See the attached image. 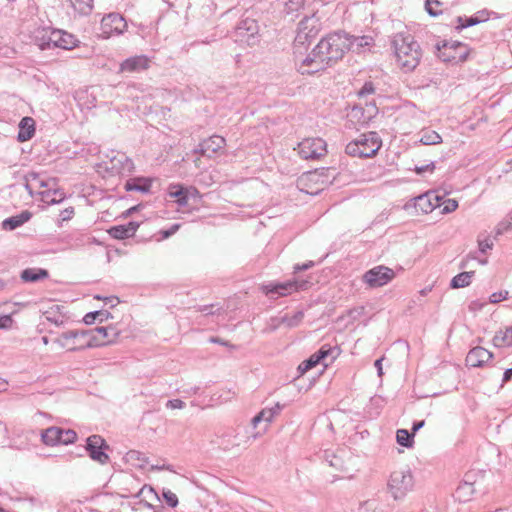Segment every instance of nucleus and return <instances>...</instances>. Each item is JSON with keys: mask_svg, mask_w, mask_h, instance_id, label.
Segmentation results:
<instances>
[{"mask_svg": "<svg viewBox=\"0 0 512 512\" xmlns=\"http://www.w3.org/2000/svg\"><path fill=\"white\" fill-rule=\"evenodd\" d=\"M348 49V38L335 32L322 38L305 57L295 55L294 65L300 74L313 75L334 66Z\"/></svg>", "mask_w": 512, "mask_h": 512, "instance_id": "obj_1", "label": "nucleus"}, {"mask_svg": "<svg viewBox=\"0 0 512 512\" xmlns=\"http://www.w3.org/2000/svg\"><path fill=\"white\" fill-rule=\"evenodd\" d=\"M397 66L403 73L413 72L420 64L423 52L420 44L409 33L399 32L392 39Z\"/></svg>", "mask_w": 512, "mask_h": 512, "instance_id": "obj_2", "label": "nucleus"}, {"mask_svg": "<svg viewBox=\"0 0 512 512\" xmlns=\"http://www.w3.org/2000/svg\"><path fill=\"white\" fill-rule=\"evenodd\" d=\"M382 141L377 132L362 134L346 145L345 152L353 157L370 158L377 154Z\"/></svg>", "mask_w": 512, "mask_h": 512, "instance_id": "obj_3", "label": "nucleus"}, {"mask_svg": "<svg viewBox=\"0 0 512 512\" xmlns=\"http://www.w3.org/2000/svg\"><path fill=\"white\" fill-rule=\"evenodd\" d=\"M86 333H88L86 341L68 348V351H77L86 348L109 345L114 343L120 335V331L114 326L96 327L91 330H86Z\"/></svg>", "mask_w": 512, "mask_h": 512, "instance_id": "obj_4", "label": "nucleus"}, {"mask_svg": "<svg viewBox=\"0 0 512 512\" xmlns=\"http://www.w3.org/2000/svg\"><path fill=\"white\" fill-rule=\"evenodd\" d=\"M435 47L442 61L454 64L465 62L470 53L468 45L456 40L439 41Z\"/></svg>", "mask_w": 512, "mask_h": 512, "instance_id": "obj_5", "label": "nucleus"}, {"mask_svg": "<svg viewBox=\"0 0 512 512\" xmlns=\"http://www.w3.org/2000/svg\"><path fill=\"white\" fill-rule=\"evenodd\" d=\"M309 281L292 279L285 282H270L261 286V291L270 299L276 300L279 297L291 295L294 292L306 290Z\"/></svg>", "mask_w": 512, "mask_h": 512, "instance_id": "obj_6", "label": "nucleus"}, {"mask_svg": "<svg viewBox=\"0 0 512 512\" xmlns=\"http://www.w3.org/2000/svg\"><path fill=\"white\" fill-rule=\"evenodd\" d=\"M234 41L241 45L254 46L259 42V25L255 19L243 18L234 29Z\"/></svg>", "mask_w": 512, "mask_h": 512, "instance_id": "obj_7", "label": "nucleus"}, {"mask_svg": "<svg viewBox=\"0 0 512 512\" xmlns=\"http://www.w3.org/2000/svg\"><path fill=\"white\" fill-rule=\"evenodd\" d=\"M321 30L320 19L313 13L305 16L298 24L297 35L294 40V47L309 44Z\"/></svg>", "mask_w": 512, "mask_h": 512, "instance_id": "obj_8", "label": "nucleus"}, {"mask_svg": "<svg viewBox=\"0 0 512 512\" xmlns=\"http://www.w3.org/2000/svg\"><path fill=\"white\" fill-rule=\"evenodd\" d=\"M413 485V475L409 469L392 472L388 481V488L395 500L403 498Z\"/></svg>", "mask_w": 512, "mask_h": 512, "instance_id": "obj_9", "label": "nucleus"}, {"mask_svg": "<svg viewBox=\"0 0 512 512\" xmlns=\"http://www.w3.org/2000/svg\"><path fill=\"white\" fill-rule=\"evenodd\" d=\"M78 39L71 33L63 30L53 29L49 31L48 42L39 43L41 50L51 48H61L65 50H71L78 46Z\"/></svg>", "mask_w": 512, "mask_h": 512, "instance_id": "obj_10", "label": "nucleus"}, {"mask_svg": "<svg viewBox=\"0 0 512 512\" xmlns=\"http://www.w3.org/2000/svg\"><path fill=\"white\" fill-rule=\"evenodd\" d=\"M298 154L306 160H319L327 154V144L322 138H306L298 144Z\"/></svg>", "mask_w": 512, "mask_h": 512, "instance_id": "obj_11", "label": "nucleus"}, {"mask_svg": "<svg viewBox=\"0 0 512 512\" xmlns=\"http://www.w3.org/2000/svg\"><path fill=\"white\" fill-rule=\"evenodd\" d=\"M395 277L396 273L393 269L384 265H378L364 273L363 282L370 288H379L387 285Z\"/></svg>", "mask_w": 512, "mask_h": 512, "instance_id": "obj_12", "label": "nucleus"}, {"mask_svg": "<svg viewBox=\"0 0 512 512\" xmlns=\"http://www.w3.org/2000/svg\"><path fill=\"white\" fill-rule=\"evenodd\" d=\"M84 448L93 461L102 465L109 462L110 458L106 451L109 450L110 447L102 436L98 434L89 436L86 439V445Z\"/></svg>", "mask_w": 512, "mask_h": 512, "instance_id": "obj_13", "label": "nucleus"}, {"mask_svg": "<svg viewBox=\"0 0 512 512\" xmlns=\"http://www.w3.org/2000/svg\"><path fill=\"white\" fill-rule=\"evenodd\" d=\"M127 29V22L119 13H110L101 20V31L106 38L121 35Z\"/></svg>", "mask_w": 512, "mask_h": 512, "instance_id": "obj_14", "label": "nucleus"}, {"mask_svg": "<svg viewBox=\"0 0 512 512\" xmlns=\"http://www.w3.org/2000/svg\"><path fill=\"white\" fill-rule=\"evenodd\" d=\"M378 113V108L373 102L366 103L365 106L356 105L349 113L351 121L361 126L367 125Z\"/></svg>", "mask_w": 512, "mask_h": 512, "instance_id": "obj_15", "label": "nucleus"}, {"mask_svg": "<svg viewBox=\"0 0 512 512\" xmlns=\"http://www.w3.org/2000/svg\"><path fill=\"white\" fill-rule=\"evenodd\" d=\"M150 67V59L145 55H136L129 57L121 62L119 72L121 73H140Z\"/></svg>", "mask_w": 512, "mask_h": 512, "instance_id": "obj_16", "label": "nucleus"}, {"mask_svg": "<svg viewBox=\"0 0 512 512\" xmlns=\"http://www.w3.org/2000/svg\"><path fill=\"white\" fill-rule=\"evenodd\" d=\"M111 170L122 176H129L135 171V165L125 153L118 152L110 158Z\"/></svg>", "mask_w": 512, "mask_h": 512, "instance_id": "obj_17", "label": "nucleus"}, {"mask_svg": "<svg viewBox=\"0 0 512 512\" xmlns=\"http://www.w3.org/2000/svg\"><path fill=\"white\" fill-rule=\"evenodd\" d=\"M493 358V353L489 350L476 346L472 348L465 359L466 366L471 368L483 367Z\"/></svg>", "mask_w": 512, "mask_h": 512, "instance_id": "obj_18", "label": "nucleus"}, {"mask_svg": "<svg viewBox=\"0 0 512 512\" xmlns=\"http://www.w3.org/2000/svg\"><path fill=\"white\" fill-rule=\"evenodd\" d=\"M225 139L218 135H213L202 142H200L197 147L193 150L194 153L200 154L202 156H211L212 154L218 152L225 146Z\"/></svg>", "mask_w": 512, "mask_h": 512, "instance_id": "obj_19", "label": "nucleus"}, {"mask_svg": "<svg viewBox=\"0 0 512 512\" xmlns=\"http://www.w3.org/2000/svg\"><path fill=\"white\" fill-rule=\"evenodd\" d=\"M442 198L433 193H425L415 198V207L421 210L423 213L428 214L435 208L441 206Z\"/></svg>", "mask_w": 512, "mask_h": 512, "instance_id": "obj_20", "label": "nucleus"}, {"mask_svg": "<svg viewBox=\"0 0 512 512\" xmlns=\"http://www.w3.org/2000/svg\"><path fill=\"white\" fill-rule=\"evenodd\" d=\"M139 226L138 222L130 221L127 224L112 226L107 232L114 239L124 240L134 236Z\"/></svg>", "mask_w": 512, "mask_h": 512, "instance_id": "obj_21", "label": "nucleus"}, {"mask_svg": "<svg viewBox=\"0 0 512 512\" xmlns=\"http://www.w3.org/2000/svg\"><path fill=\"white\" fill-rule=\"evenodd\" d=\"M153 179L149 177H134L128 179L124 184L125 191H137L143 194L150 192Z\"/></svg>", "mask_w": 512, "mask_h": 512, "instance_id": "obj_22", "label": "nucleus"}, {"mask_svg": "<svg viewBox=\"0 0 512 512\" xmlns=\"http://www.w3.org/2000/svg\"><path fill=\"white\" fill-rule=\"evenodd\" d=\"M55 186L56 181L54 180V184L51 183L50 187H47L46 190L38 193L41 196V201L48 205H54L62 202L65 199V193L63 190L55 188Z\"/></svg>", "mask_w": 512, "mask_h": 512, "instance_id": "obj_23", "label": "nucleus"}, {"mask_svg": "<svg viewBox=\"0 0 512 512\" xmlns=\"http://www.w3.org/2000/svg\"><path fill=\"white\" fill-rule=\"evenodd\" d=\"M88 335V333H86V330H82V331H79V330H70V331H67V332H63L56 340L55 342L63 347V348H70L71 346H68V341L69 340H73L74 341V345H79L81 344L82 342H80V340L84 339L86 341V336Z\"/></svg>", "mask_w": 512, "mask_h": 512, "instance_id": "obj_24", "label": "nucleus"}, {"mask_svg": "<svg viewBox=\"0 0 512 512\" xmlns=\"http://www.w3.org/2000/svg\"><path fill=\"white\" fill-rule=\"evenodd\" d=\"M35 134V121L31 117H24L19 123V131L17 140L19 142H26L30 140Z\"/></svg>", "mask_w": 512, "mask_h": 512, "instance_id": "obj_25", "label": "nucleus"}, {"mask_svg": "<svg viewBox=\"0 0 512 512\" xmlns=\"http://www.w3.org/2000/svg\"><path fill=\"white\" fill-rule=\"evenodd\" d=\"M190 190L181 184H170L168 187V196L176 198V203L180 207H184L188 204Z\"/></svg>", "mask_w": 512, "mask_h": 512, "instance_id": "obj_26", "label": "nucleus"}, {"mask_svg": "<svg viewBox=\"0 0 512 512\" xmlns=\"http://www.w3.org/2000/svg\"><path fill=\"white\" fill-rule=\"evenodd\" d=\"M331 170V168L322 167L314 171H310L307 173L306 179L315 183H321L324 187L332 182L330 177L334 179V175H330Z\"/></svg>", "mask_w": 512, "mask_h": 512, "instance_id": "obj_27", "label": "nucleus"}, {"mask_svg": "<svg viewBox=\"0 0 512 512\" xmlns=\"http://www.w3.org/2000/svg\"><path fill=\"white\" fill-rule=\"evenodd\" d=\"M32 217L31 212L28 210L22 211L20 214L11 216L7 219H5L2 222V227L5 230H14L20 226H22L24 223H26L30 218Z\"/></svg>", "mask_w": 512, "mask_h": 512, "instance_id": "obj_28", "label": "nucleus"}, {"mask_svg": "<svg viewBox=\"0 0 512 512\" xmlns=\"http://www.w3.org/2000/svg\"><path fill=\"white\" fill-rule=\"evenodd\" d=\"M62 428L52 426L41 432V440L47 446L59 445L61 442Z\"/></svg>", "mask_w": 512, "mask_h": 512, "instance_id": "obj_29", "label": "nucleus"}, {"mask_svg": "<svg viewBox=\"0 0 512 512\" xmlns=\"http://www.w3.org/2000/svg\"><path fill=\"white\" fill-rule=\"evenodd\" d=\"M466 478H469V475H466ZM475 492L474 483L470 482L468 479L464 480L459 484L455 491V497L460 502L469 501Z\"/></svg>", "mask_w": 512, "mask_h": 512, "instance_id": "obj_30", "label": "nucleus"}, {"mask_svg": "<svg viewBox=\"0 0 512 512\" xmlns=\"http://www.w3.org/2000/svg\"><path fill=\"white\" fill-rule=\"evenodd\" d=\"M49 277V273L43 268H27L21 272V279L24 282H37Z\"/></svg>", "mask_w": 512, "mask_h": 512, "instance_id": "obj_31", "label": "nucleus"}, {"mask_svg": "<svg viewBox=\"0 0 512 512\" xmlns=\"http://www.w3.org/2000/svg\"><path fill=\"white\" fill-rule=\"evenodd\" d=\"M63 308L64 307L60 305H53L46 310L43 315L48 322L53 323L56 326H61L66 320L65 315L61 312V309Z\"/></svg>", "mask_w": 512, "mask_h": 512, "instance_id": "obj_32", "label": "nucleus"}, {"mask_svg": "<svg viewBox=\"0 0 512 512\" xmlns=\"http://www.w3.org/2000/svg\"><path fill=\"white\" fill-rule=\"evenodd\" d=\"M493 344L496 347L512 346V327H507L504 331H498L493 337Z\"/></svg>", "mask_w": 512, "mask_h": 512, "instance_id": "obj_33", "label": "nucleus"}, {"mask_svg": "<svg viewBox=\"0 0 512 512\" xmlns=\"http://www.w3.org/2000/svg\"><path fill=\"white\" fill-rule=\"evenodd\" d=\"M474 271L461 272L454 276L450 282V287L453 289L464 288L470 285L474 276Z\"/></svg>", "mask_w": 512, "mask_h": 512, "instance_id": "obj_34", "label": "nucleus"}, {"mask_svg": "<svg viewBox=\"0 0 512 512\" xmlns=\"http://www.w3.org/2000/svg\"><path fill=\"white\" fill-rule=\"evenodd\" d=\"M112 318V314L109 311L106 310H97L87 313L83 321L87 325L93 324L96 320H98L100 323Z\"/></svg>", "mask_w": 512, "mask_h": 512, "instance_id": "obj_35", "label": "nucleus"}, {"mask_svg": "<svg viewBox=\"0 0 512 512\" xmlns=\"http://www.w3.org/2000/svg\"><path fill=\"white\" fill-rule=\"evenodd\" d=\"M456 23L457 24L455 26V31L459 33V32H461L465 28H468V27L480 24L481 20L478 19V17L474 14V15H472L470 17L458 16L456 18Z\"/></svg>", "mask_w": 512, "mask_h": 512, "instance_id": "obj_36", "label": "nucleus"}, {"mask_svg": "<svg viewBox=\"0 0 512 512\" xmlns=\"http://www.w3.org/2000/svg\"><path fill=\"white\" fill-rule=\"evenodd\" d=\"M420 142L424 145H435L442 142V137L434 130L423 129Z\"/></svg>", "mask_w": 512, "mask_h": 512, "instance_id": "obj_37", "label": "nucleus"}, {"mask_svg": "<svg viewBox=\"0 0 512 512\" xmlns=\"http://www.w3.org/2000/svg\"><path fill=\"white\" fill-rule=\"evenodd\" d=\"M396 440L399 445L411 448L414 444V434L406 429H399L396 432Z\"/></svg>", "mask_w": 512, "mask_h": 512, "instance_id": "obj_38", "label": "nucleus"}, {"mask_svg": "<svg viewBox=\"0 0 512 512\" xmlns=\"http://www.w3.org/2000/svg\"><path fill=\"white\" fill-rule=\"evenodd\" d=\"M75 11L82 15H88L93 8V0H68Z\"/></svg>", "mask_w": 512, "mask_h": 512, "instance_id": "obj_39", "label": "nucleus"}, {"mask_svg": "<svg viewBox=\"0 0 512 512\" xmlns=\"http://www.w3.org/2000/svg\"><path fill=\"white\" fill-rule=\"evenodd\" d=\"M305 0H287L284 3V12L287 15L297 16V13L304 8Z\"/></svg>", "mask_w": 512, "mask_h": 512, "instance_id": "obj_40", "label": "nucleus"}, {"mask_svg": "<svg viewBox=\"0 0 512 512\" xmlns=\"http://www.w3.org/2000/svg\"><path fill=\"white\" fill-rule=\"evenodd\" d=\"M320 362L318 361V359L315 357L314 354H312L308 359L302 361L298 368H297V371L299 373V376L305 374L307 371L311 370L312 368H314L316 365H318Z\"/></svg>", "mask_w": 512, "mask_h": 512, "instance_id": "obj_41", "label": "nucleus"}, {"mask_svg": "<svg viewBox=\"0 0 512 512\" xmlns=\"http://www.w3.org/2000/svg\"><path fill=\"white\" fill-rule=\"evenodd\" d=\"M24 179V187L28 191L31 197L34 196L35 184L34 181H38V173L29 172L23 177Z\"/></svg>", "mask_w": 512, "mask_h": 512, "instance_id": "obj_42", "label": "nucleus"}, {"mask_svg": "<svg viewBox=\"0 0 512 512\" xmlns=\"http://www.w3.org/2000/svg\"><path fill=\"white\" fill-rule=\"evenodd\" d=\"M162 498L164 499L166 504L171 508H176L179 504L177 495L169 489L162 490Z\"/></svg>", "mask_w": 512, "mask_h": 512, "instance_id": "obj_43", "label": "nucleus"}, {"mask_svg": "<svg viewBox=\"0 0 512 512\" xmlns=\"http://www.w3.org/2000/svg\"><path fill=\"white\" fill-rule=\"evenodd\" d=\"M76 439H77V433L74 430L62 428L60 444L68 445V444L74 443Z\"/></svg>", "mask_w": 512, "mask_h": 512, "instance_id": "obj_44", "label": "nucleus"}, {"mask_svg": "<svg viewBox=\"0 0 512 512\" xmlns=\"http://www.w3.org/2000/svg\"><path fill=\"white\" fill-rule=\"evenodd\" d=\"M336 347H331L330 345H323L317 352L314 353L315 357L319 362L326 359L328 356L332 355L336 350Z\"/></svg>", "mask_w": 512, "mask_h": 512, "instance_id": "obj_45", "label": "nucleus"}, {"mask_svg": "<svg viewBox=\"0 0 512 512\" xmlns=\"http://www.w3.org/2000/svg\"><path fill=\"white\" fill-rule=\"evenodd\" d=\"M434 5L438 7L441 5V2H439L438 0H426L425 10L430 16L437 17L442 13V11L436 9Z\"/></svg>", "mask_w": 512, "mask_h": 512, "instance_id": "obj_46", "label": "nucleus"}, {"mask_svg": "<svg viewBox=\"0 0 512 512\" xmlns=\"http://www.w3.org/2000/svg\"><path fill=\"white\" fill-rule=\"evenodd\" d=\"M304 314L302 311H298L292 318L283 317L281 319L282 323H287L288 327H295L297 326L300 321L302 320Z\"/></svg>", "mask_w": 512, "mask_h": 512, "instance_id": "obj_47", "label": "nucleus"}, {"mask_svg": "<svg viewBox=\"0 0 512 512\" xmlns=\"http://www.w3.org/2000/svg\"><path fill=\"white\" fill-rule=\"evenodd\" d=\"M441 206H443L442 212L447 214L458 208V202L455 199H446L441 203Z\"/></svg>", "mask_w": 512, "mask_h": 512, "instance_id": "obj_48", "label": "nucleus"}, {"mask_svg": "<svg viewBox=\"0 0 512 512\" xmlns=\"http://www.w3.org/2000/svg\"><path fill=\"white\" fill-rule=\"evenodd\" d=\"M375 92V87L372 82H365L363 87L358 92V95L360 97H364L370 94H373Z\"/></svg>", "mask_w": 512, "mask_h": 512, "instance_id": "obj_49", "label": "nucleus"}, {"mask_svg": "<svg viewBox=\"0 0 512 512\" xmlns=\"http://www.w3.org/2000/svg\"><path fill=\"white\" fill-rule=\"evenodd\" d=\"M493 245V241L488 238L484 240H478V246L481 253H486L488 250H491Z\"/></svg>", "mask_w": 512, "mask_h": 512, "instance_id": "obj_50", "label": "nucleus"}, {"mask_svg": "<svg viewBox=\"0 0 512 512\" xmlns=\"http://www.w3.org/2000/svg\"><path fill=\"white\" fill-rule=\"evenodd\" d=\"M507 296H508V291L495 292L490 295L489 300L491 303H499L503 300H506Z\"/></svg>", "mask_w": 512, "mask_h": 512, "instance_id": "obj_51", "label": "nucleus"}, {"mask_svg": "<svg viewBox=\"0 0 512 512\" xmlns=\"http://www.w3.org/2000/svg\"><path fill=\"white\" fill-rule=\"evenodd\" d=\"M51 183L54 184V178L43 179L40 177L39 173H38V181H34L35 189L50 187Z\"/></svg>", "mask_w": 512, "mask_h": 512, "instance_id": "obj_52", "label": "nucleus"}, {"mask_svg": "<svg viewBox=\"0 0 512 512\" xmlns=\"http://www.w3.org/2000/svg\"><path fill=\"white\" fill-rule=\"evenodd\" d=\"M73 216H74V208L73 207L65 208L59 214L60 221H62V222L70 220Z\"/></svg>", "mask_w": 512, "mask_h": 512, "instance_id": "obj_53", "label": "nucleus"}, {"mask_svg": "<svg viewBox=\"0 0 512 512\" xmlns=\"http://www.w3.org/2000/svg\"><path fill=\"white\" fill-rule=\"evenodd\" d=\"M166 407L171 409H182L185 407V402L182 401L181 399L168 400L166 403Z\"/></svg>", "mask_w": 512, "mask_h": 512, "instance_id": "obj_54", "label": "nucleus"}, {"mask_svg": "<svg viewBox=\"0 0 512 512\" xmlns=\"http://www.w3.org/2000/svg\"><path fill=\"white\" fill-rule=\"evenodd\" d=\"M315 263L313 261H307L303 264H296L294 265L293 269H294V273H299L301 271H305V270H308L312 267H314Z\"/></svg>", "mask_w": 512, "mask_h": 512, "instance_id": "obj_55", "label": "nucleus"}, {"mask_svg": "<svg viewBox=\"0 0 512 512\" xmlns=\"http://www.w3.org/2000/svg\"><path fill=\"white\" fill-rule=\"evenodd\" d=\"M180 227V224H173L169 229L167 230H162L160 233L162 235V238L163 239H166V238H169L170 236H172L173 234H175L178 229Z\"/></svg>", "mask_w": 512, "mask_h": 512, "instance_id": "obj_56", "label": "nucleus"}, {"mask_svg": "<svg viewBox=\"0 0 512 512\" xmlns=\"http://www.w3.org/2000/svg\"><path fill=\"white\" fill-rule=\"evenodd\" d=\"M213 307L214 305L213 304H209V305H199V306H196L195 309L198 311V312H202L204 313L205 315H214L216 312L213 311Z\"/></svg>", "mask_w": 512, "mask_h": 512, "instance_id": "obj_57", "label": "nucleus"}, {"mask_svg": "<svg viewBox=\"0 0 512 512\" xmlns=\"http://www.w3.org/2000/svg\"><path fill=\"white\" fill-rule=\"evenodd\" d=\"M209 342L210 343H214V344H219V345H223V346H226V347H229V348H232V349H235V346L231 343H229L228 341L220 338V337H215V336H212L209 338Z\"/></svg>", "mask_w": 512, "mask_h": 512, "instance_id": "obj_58", "label": "nucleus"}, {"mask_svg": "<svg viewBox=\"0 0 512 512\" xmlns=\"http://www.w3.org/2000/svg\"><path fill=\"white\" fill-rule=\"evenodd\" d=\"M435 169V163L434 162H430L429 164L427 165H423V166H416L414 168V171L417 173V174H422L424 173L425 171H433Z\"/></svg>", "mask_w": 512, "mask_h": 512, "instance_id": "obj_59", "label": "nucleus"}, {"mask_svg": "<svg viewBox=\"0 0 512 512\" xmlns=\"http://www.w3.org/2000/svg\"><path fill=\"white\" fill-rule=\"evenodd\" d=\"M259 415L262 418V421H265L267 423H271L273 420V413H271V410H268L267 408L262 409L259 412Z\"/></svg>", "mask_w": 512, "mask_h": 512, "instance_id": "obj_60", "label": "nucleus"}, {"mask_svg": "<svg viewBox=\"0 0 512 512\" xmlns=\"http://www.w3.org/2000/svg\"><path fill=\"white\" fill-rule=\"evenodd\" d=\"M13 319L10 315H3L0 317V328H8L12 325Z\"/></svg>", "mask_w": 512, "mask_h": 512, "instance_id": "obj_61", "label": "nucleus"}, {"mask_svg": "<svg viewBox=\"0 0 512 512\" xmlns=\"http://www.w3.org/2000/svg\"><path fill=\"white\" fill-rule=\"evenodd\" d=\"M143 208V204H137L135 206L130 207L125 212L122 213L124 218L131 216L133 213L140 211Z\"/></svg>", "mask_w": 512, "mask_h": 512, "instance_id": "obj_62", "label": "nucleus"}, {"mask_svg": "<svg viewBox=\"0 0 512 512\" xmlns=\"http://www.w3.org/2000/svg\"><path fill=\"white\" fill-rule=\"evenodd\" d=\"M490 14H491V12L488 11L487 9H483V10H480L475 13V15L478 17V19L481 20V23L488 21L490 18Z\"/></svg>", "mask_w": 512, "mask_h": 512, "instance_id": "obj_63", "label": "nucleus"}, {"mask_svg": "<svg viewBox=\"0 0 512 512\" xmlns=\"http://www.w3.org/2000/svg\"><path fill=\"white\" fill-rule=\"evenodd\" d=\"M511 226H512V216H511V222H509V223H500L497 226L496 236L501 235L502 233L507 231Z\"/></svg>", "mask_w": 512, "mask_h": 512, "instance_id": "obj_64", "label": "nucleus"}]
</instances>
